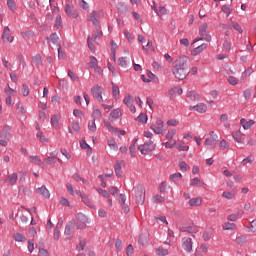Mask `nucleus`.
Instances as JSON below:
<instances>
[{"mask_svg": "<svg viewBox=\"0 0 256 256\" xmlns=\"http://www.w3.org/2000/svg\"><path fill=\"white\" fill-rule=\"evenodd\" d=\"M150 129L154 133H156V135H163V133L167 131V129L165 128V124L163 123V120H161V118H157L156 123L152 124L150 126Z\"/></svg>", "mask_w": 256, "mask_h": 256, "instance_id": "20e7f679", "label": "nucleus"}, {"mask_svg": "<svg viewBox=\"0 0 256 256\" xmlns=\"http://www.w3.org/2000/svg\"><path fill=\"white\" fill-rule=\"evenodd\" d=\"M4 93L10 97H11V95H17V91L15 89L11 88V86H9V84L6 85V87L4 89Z\"/></svg>", "mask_w": 256, "mask_h": 256, "instance_id": "37998d69", "label": "nucleus"}, {"mask_svg": "<svg viewBox=\"0 0 256 256\" xmlns=\"http://www.w3.org/2000/svg\"><path fill=\"white\" fill-rule=\"evenodd\" d=\"M139 243L141 245H147L149 243V231H143L139 236Z\"/></svg>", "mask_w": 256, "mask_h": 256, "instance_id": "5701e85b", "label": "nucleus"}, {"mask_svg": "<svg viewBox=\"0 0 256 256\" xmlns=\"http://www.w3.org/2000/svg\"><path fill=\"white\" fill-rule=\"evenodd\" d=\"M32 63H34V65H36L37 67H39V65H41V63H43V60L41 58V55L37 54L33 57L32 59Z\"/></svg>", "mask_w": 256, "mask_h": 256, "instance_id": "3c124183", "label": "nucleus"}, {"mask_svg": "<svg viewBox=\"0 0 256 256\" xmlns=\"http://www.w3.org/2000/svg\"><path fill=\"white\" fill-rule=\"evenodd\" d=\"M168 95H169V97H173V95H183V89L179 88V87L171 88L168 91Z\"/></svg>", "mask_w": 256, "mask_h": 256, "instance_id": "72a5a7b5", "label": "nucleus"}, {"mask_svg": "<svg viewBox=\"0 0 256 256\" xmlns=\"http://www.w3.org/2000/svg\"><path fill=\"white\" fill-rule=\"evenodd\" d=\"M112 93H113V97L115 99H119V95L121 93V91L119 90V86L113 84V86H112Z\"/></svg>", "mask_w": 256, "mask_h": 256, "instance_id": "09e8293b", "label": "nucleus"}, {"mask_svg": "<svg viewBox=\"0 0 256 256\" xmlns=\"http://www.w3.org/2000/svg\"><path fill=\"white\" fill-rule=\"evenodd\" d=\"M237 245H240V247H245L247 245V237L245 236H239L236 238Z\"/></svg>", "mask_w": 256, "mask_h": 256, "instance_id": "a19ab883", "label": "nucleus"}, {"mask_svg": "<svg viewBox=\"0 0 256 256\" xmlns=\"http://www.w3.org/2000/svg\"><path fill=\"white\" fill-rule=\"evenodd\" d=\"M135 145H137V139H134L129 147L131 157H135Z\"/></svg>", "mask_w": 256, "mask_h": 256, "instance_id": "bf43d9fd", "label": "nucleus"}, {"mask_svg": "<svg viewBox=\"0 0 256 256\" xmlns=\"http://www.w3.org/2000/svg\"><path fill=\"white\" fill-rule=\"evenodd\" d=\"M3 41H7L8 43H13V36H11V30L9 27H5L2 34Z\"/></svg>", "mask_w": 256, "mask_h": 256, "instance_id": "412c9836", "label": "nucleus"}, {"mask_svg": "<svg viewBox=\"0 0 256 256\" xmlns=\"http://www.w3.org/2000/svg\"><path fill=\"white\" fill-rule=\"evenodd\" d=\"M123 103L128 106V108L130 109L131 113H136L137 108H135V105H133V96L128 94L124 98Z\"/></svg>", "mask_w": 256, "mask_h": 256, "instance_id": "2eb2a0df", "label": "nucleus"}, {"mask_svg": "<svg viewBox=\"0 0 256 256\" xmlns=\"http://www.w3.org/2000/svg\"><path fill=\"white\" fill-rule=\"evenodd\" d=\"M155 147V142L150 140L142 145H139L138 151H140L141 155H149L152 151H155Z\"/></svg>", "mask_w": 256, "mask_h": 256, "instance_id": "7ed1b4c3", "label": "nucleus"}, {"mask_svg": "<svg viewBox=\"0 0 256 256\" xmlns=\"http://www.w3.org/2000/svg\"><path fill=\"white\" fill-rule=\"evenodd\" d=\"M90 67H92V69L99 68V66H97V58H95V56L90 57Z\"/></svg>", "mask_w": 256, "mask_h": 256, "instance_id": "e2e57ef3", "label": "nucleus"}, {"mask_svg": "<svg viewBox=\"0 0 256 256\" xmlns=\"http://www.w3.org/2000/svg\"><path fill=\"white\" fill-rule=\"evenodd\" d=\"M190 111H197V113H207V104L198 103L197 105L190 106Z\"/></svg>", "mask_w": 256, "mask_h": 256, "instance_id": "f3484780", "label": "nucleus"}, {"mask_svg": "<svg viewBox=\"0 0 256 256\" xmlns=\"http://www.w3.org/2000/svg\"><path fill=\"white\" fill-rule=\"evenodd\" d=\"M208 46L209 45L207 43H203L200 46H197L196 48L191 50V55H193L194 57L200 55V53H203V51H205Z\"/></svg>", "mask_w": 256, "mask_h": 256, "instance_id": "aec40b11", "label": "nucleus"}, {"mask_svg": "<svg viewBox=\"0 0 256 256\" xmlns=\"http://www.w3.org/2000/svg\"><path fill=\"white\" fill-rule=\"evenodd\" d=\"M181 233H190L193 235L194 233H199V228L195 225H187V226H182L180 228Z\"/></svg>", "mask_w": 256, "mask_h": 256, "instance_id": "dca6fc26", "label": "nucleus"}, {"mask_svg": "<svg viewBox=\"0 0 256 256\" xmlns=\"http://www.w3.org/2000/svg\"><path fill=\"white\" fill-rule=\"evenodd\" d=\"M222 229L223 231H235V229H237V224L231 223V222H225L222 225Z\"/></svg>", "mask_w": 256, "mask_h": 256, "instance_id": "c756f323", "label": "nucleus"}, {"mask_svg": "<svg viewBox=\"0 0 256 256\" xmlns=\"http://www.w3.org/2000/svg\"><path fill=\"white\" fill-rule=\"evenodd\" d=\"M36 193H38V195H43L45 199H49V197H51V193H49V190L44 185L37 188Z\"/></svg>", "mask_w": 256, "mask_h": 256, "instance_id": "4be33fe9", "label": "nucleus"}, {"mask_svg": "<svg viewBox=\"0 0 256 256\" xmlns=\"http://www.w3.org/2000/svg\"><path fill=\"white\" fill-rule=\"evenodd\" d=\"M240 125L243 127L244 131H249V129L255 125V120L247 121L245 118H242L240 120Z\"/></svg>", "mask_w": 256, "mask_h": 256, "instance_id": "6ab92c4d", "label": "nucleus"}, {"mask_svg": "<svg viewBox=\"0 0 256 256\" xmlns=\"http://www.w3.org/2000/svg\"><path fill=\"white\" fill-rule=\"evenodd\" d=\"M182 249H184L186 253H191V251H193V239L190 237L182 238Z\"/></svg>", "mask_w": 256, "mask_h": 256, "instance_id": "9d476101", "label": "nucleus"}, {"mask_svg": "<svg viewBox=\"0 0 256 256\" xmlns=\"http://www.w3.org/2000/svg\"><path fill=\"white\" fill-rule=\"evenodd\" d=\"M209 137L208 138L210 141H216L217 143L219 142V135L215 131H210L209 132Z\"/></svg>", "mask_w": 256, "mask_h": 256, "instance_id": "5fc2aeb1", "label": "nucleus"}, {"mask_svg": "<svg viewBox=\"0 0 256 256\" xmlns=\"http://www.w3.org/2000/svg\"><path fill=\"white\" fill-rule=\"evenodd\" d=\"M73 231H75V221H71L66 225L64 234L71 235L73 233Z\"/></svg>", "mask_w": 256, "mask_h": 256, "instance_id": "cd10ccee", "label": "nucleus"}, {"mask_svg": "<svg viewBox=\"0 0 256 256\" xmlns=\"http://www.w3.org/2000/svg\"><path fill=\"white\" fill-rule=\"evenodd\" d=\"M65 13L66 15H68V17H71L72 19H77V17H79V13L77 12V10L73 8V6H71L70 4H66Z\"/></svg>", "mask_w": 256, "mask_h": 256, "instance_id": "4468645a", "label": "nucleus"}, {"mask_svg": "<svg viewBox=\"0 0 256 256\" xmlns=\"http://www.w3.org/2000/svg\"><path fill=\"white\" fill-rule=\"evenodd\" d=\"M82 201L87 205V207H90V209H95V204L87 197V195H82Z\"/></svg>", "mask_w": 256, "mask_h": 256, "instance_id": "e433bc0d", "label": "nucleus"}, {"mask_svg": "<svg viewBox=\"0 0 256 256\" xmlns=\"http://www.w3.org/2000/svg\"><path fill=\"white\" fill-rule=\"evenodd\" d=\"M104 91L105 90L99 85H95L91 89V93H92L93 97H95V99H97V101L99 103H103V92Z\"/></svg>", "mask_w": 256, "mask_h": 256, "instance_id": "423d86ee", "label": "nucleus"}, {"mask_svg": "<svg viewBox=\"0 0 256 256\" xmlns=\"http://www.w3.org/2000/svg\"><path fill=\"white\" fill-rule=\"evenodd\" d=\"M172 73L176 79L183 81V79H186L187 75H189V70L183 68H173Z\"/></svg>", "mask_w": 256, "mask_h": 256, "instance_id": "0eeeda50", "label": "nucleus"}, {"mask_svg": "<svg viewBox=\"0 0 256 256\" xmlns=\"http://www.w3.org/2000/svg\"><path fill=\"white\" fill-rule=\"evenodd\" d=\"M189 63L191 60L187 56H181L174 61L173 69H186L189 70Z\"/></svg>", "mask_w": 256, "mask_h": 256, "instance_id": "f257e3e1", "label": "nucleus"}, {"mask_svg": "<svg viewBox=\"0 0 256 256\" xmlns=\"http://www.w3.org/2000/svg\"><path fill=\"white\" fill-rule=\"evenodd\" d=\"M137 121L139 122V123H147V121H148V118H147V114H144V113H142V114H140L138 117H137Z\"/></svg>", "mask_w": 256, "mask_h": 256, "instance_id": "680f3d73", "label": "nucleus"}, {"mask_svg": "<svg viewBox=\"0 0 256 256\" xmlns=\"http://www.w3.org/2000/svg\"><path fill=\"white\" fill-rule=\"evenodd\" d=\"M8 137H9V132L0 133V145L2 147H7V145H9V143L6 140Z\"/></svg>", "mask_w": 256, "mask_h": 256, "instance_id": "2f4dec72", "label": "nucleus"}, {"mask_svg": "<svg viewBox=\"0 0 256 256\" xmlns=\"http://www.w3.org/2000/svg\"><path fill=\"white\" fill-rule=\"evenodd\" d=\"M235 190H232V191H224L222 193V197L224 199H228V200H231V199H235Z\"/></svg>", "mask_w": 256, "mask_h": 256, "instance_id": "c9c22d12", "label": "nucleus"}, {"mask_svg": "<svg viewBox=\"0 0 256 256\" xmlns=\"http://www.w3.org/2000/svg\"><path fill=\"white\" fill-rule=\"evenodd\" d=\"M183 174H181L180 172H176L174 174H171L169 176V179H171V181H173L174 183H177V181H179V179H182Z\"/></svg>", "mask_w": 256, "mask_h": 256, "instance_id": "a18cd8bd", "label": "nucleus"}, {"mask_svg": "<svg viewBox=\"0 0 256 256\" xmlns=\"http://www.w3.org/2000/svg\"><path fill=\"white\" fill-rule=\"evenodd\" d=\"M13 239L17 243H23V242L27 241V238H25V236L20 233L13 234Z\"/></svg>", "mask_w": 256, "mask_h": 256, "instance_id": "4c0bfd02", "label": "nucleus"}, {"mask_svg": "<svg viewBox=\"0 0 256 256\" xmlns=\"http://www.w3.org/2000/svg\"><path fill=\"white\" fill-rule=\"evenodd\" d=\"M50 39H51V42L54 44V45H57L59 47V36L57 35V33H53L50 35Z\"/></svg>", "mask_w": 256, "mask_h": 256, "instance_id": "6e6d98bb", "label": "nucleus"}, {"mask_svg": "<svg viewBox=\"0 0 256 256\" xmlns=\"http://www.w3.org/2000/svg\"><path fill=\"white\" fill-rule=\"evenodd\" d=\"M123 167H125V161L117 160L114 165V172L116 176L121 177V175H123Z\"/></svg>", "mask_w": 256, "mask_h": 256, "instance_id": "ddd939ff", "label": "nucleus"}, {"mask_svg": "<svg viewBox=\"0 0 256 256\" xmlns=\"http://www.w3.org/2000/svg\"><path fill=\"white\" fill-rule=\"evenodd\" d=\"M19 177L17 176V173L9 174L8 177L4 180L5 185L7 187H13V185L17 184V180Z\"/></svg>", "mask_w": 256, "mask_h": 256, "instance_id": "f8f14e48", "label": "nucleus"}, {"mask_svg": "<svg viewBox=\"0 0 256 256\" xmlns=\"http://www.w3.org/2000/svg\"><path fill=\"white\" fill-rule=\"evenodd\" d=\"M250 231L251 233H256V219L250 222Z\"/></svg>", "mask_w": 256, "mask_h": 256, "instance_id": "774afa93", "label": "nucleus"}, {"mask_svg": "<svg viewBox=\"0 0 256 256\" xmlns=\"http://www.w3.org/2000/svg\"><path fill=\"white\" fill-rule=\"evenodd\" d=\"M162 145L165 149H173V147H176L177 145V140H174L173 142H164Z\"/></svg>", "mask_w": 256, "mask_h": 256, "instance_id": "13d9d810", "label": "nucleus"}, {"mask_svg": "<svg viewBox=\"0 0 256 256\" xmlns=\"http://www.w3.org/2000/svg\"><path fill=\"white\" fill-rule=\"evenodd\" d=\"M51 124L55 127V129H59V116L53 115L51 118Z\"/></svg>", "mask_w": 256, "mask_h": 256, "instance_id": "864d4df0", "label": "nucleus"}, {"mask_svg": "<svg viewBox=\"0 0 256 256\" xmlns=\"http://www.w3.org/2000/svg\"><path fill=\"white\" fill-rule=\"evenodd\" d=\"M154 253L157 256H167L169 255V249L163 248V246H158L154 249Z\"/></svg>", "mask_w": 256, "mask_h": 256, "instance_id": "393cba45", "label": "nucleus"}, {"mask_svg": "<svg viewBox=\"0 0 256 256\" xmlns=\"http://www.w3.org/2000/svg\"><path fill=\"white\" fill-rule=\"evenodd\" d=\"M187 97H189V99H191L192 101H199L200 99L199 94H197V92L195 91L188 92Z\"/></svg>", "mask_w": 256, "mask_h": 256, "instance_id": "de8ad7c7", "label": "nucleus"}, {"mask_svg": "<svg viewBox=\"0 0 256 256\" xmlns=\"http://www.w3.org/2000/svg\"><path fill=\"white\" fill-rule=\"evenodd\" d=\"M121 117V110L120 109H114L110 115H109V120L110 121H117Z\"/></svg>", "mask_w": 256, "mask_h": 256, "instance_id": "c85d7f7f", "label": "nucleus"}, {"mask_svg": "<svg viewBox=\"0 0 256 256\" xmlns=\"http://www.w3.org/2000/svg\"><path fill=\"white\" fill-rule=\"evenodd\" d=\"M54 27H56L57 29H63V21L60 15L56 17Z\"/></svg>", "mask_w": 256, "mask_h": 256, "instance_id": "603ef678", "label": "nucleus"}, {"mask_svg": "<svg viewBox=\"0 0 256 256\" xmlns=\"http://www.w3.org/2000/svg\"><path fill=\"white\" fill-rule=\"evenodd\" d=\"M152 9H153V11H155V13L158 17H163V16L167 15V13H169V10H167V8H165V6L157 5V4H155V2H153Z\"/></svg>", "mask_w": 256, "mask_h": 256, "instance_id": "9b49d317", "label": "nucleus"}, {"mask_svg": "<svg viewBox=\"0 0 256 256\" xmlns=\"http://www.w3.org/2000/svg\"><path fill=\"white\" fill-rule=\"evenodd\" d=\"M191 187H204L205 182L201 181L199 178H193L190 180Z\"/></svg>", "mask_w": 256, "mask_h": 256, "instance_id": "f704fd0d", "label": "nucleus"}, {"mask_svg": "<svg viewBox=\"0 0 256 256\" xmlns=\"http://www.w3.org/2000/svg\"><path fill=\"white\" fill-rule=\"evenodd\" d=\"M22 95L23 97H28L29 95V86L26 84H22Z\"/></svg>", "mask_w": 256, "mask_h": 256, "instance_id": "0e129e2a", "label": "nucleus"}, {"mask_svg": "<svg viewBox=\"0 0 256 256\" xmlns=\"http://www.w3.org/2000/svg\"><path fill=\"white\" fill-rule=\"evenodd\" d=\"M36 137L38 139H40L41 143H48L49 142V139H47L45 137V135L43 134V132L39 131L37 134H36Z\"/></svg>", "mask_w": 256, "mask_h": 256, "instance_id": "052dcab7", "label": "nucleus"}, {"mask_svg": "<svg viewBox=\"0 0 256 256\" xmlns=\"http://www.w3.org/2000/svg\"><path fill=\"white\" fill-rule=\"evenodd\" d=\"M89 223V218L87 217V215L83 214V213H79L76 217V229H80L81 231H83V229H87V224Z\"/></svg>", "mask_w": 256, "mask_h": 256, "instance_id": "f03ea898", "label": "nucleus"}, {"mask_svg": "<svg viewBox=\"0 0 256 256\" xmlns=\"http://www.w3.org/2000/svg\"><path fill=\"white\" fill-rule=\"evenodd\" d=\"M204 145L208 151H213V149L217 147V142L215 140H209V138H206Z\"/></svg>", "mask_w": 256, "mask_h": 256, "instance_id": "a878e982", "label": "nucleus"}, {"mask_svg": "<svg viewBox=\"0 0 256 256\" xmlns=\"http://www.w3.org/2000/svg\"><path fill=\"white\" fill-rule=\"evenodd\" d=\"M107 145L111 149V151H119V146L117 145V141L115 138H109L107 140Z\"/></svg>", "mask_w": 256, "mask_h": 256, "instance_id": "bb28decb", "label": "nucleus"}, {"mask_svg": "<svg viewBox=\"0 0 256 256\" xmlns=\"http://www.w3.org/2000/svg\"><path fill=\"white\" fill-rule=\"evenodd\" d=\"M103 35V32L101 31V26L96 27V31L92 34V37L90 39L92 41H97V39H101V36Z\"/></svg>", "mask_w": 256, "mask_h": 256, "instance_id": "473e14b6", "label": "nucleus"}, {"mask_svg": "<svg viewBox=\"0 0 256 256\" xmlns=\"http://www.w3.org/2000/svg\"><path fill=\"white\" fill-rule=\"evenodd\" d=\"M118 64L120 65V67H127V58L126 57H121L118 60Z\"/></svg>", "mask_w": 256, "mask_h": 256, "instance_id": "338daca9", "label": "nucleus"}, {"mask_svg": "<svg viewBox=\"0 0 256 256\" xmlns=\"http://www.w3.org/2000/svg\"><path fill=\"white\" fill-rule=\"evenodd\" d=\"M99 17V14L96 12V11H93L91 14H90V21L91 23H93V25H95V27H101L99 25V20H97Z\"/></svg>", "mask_w": 256, "mask_h": 256, "instance_id": "7c9ffc66", "label": "nucleus"}, {"mask_svg": "<svg viewBox=\"0 0 256 256\" xmlns=\"http://www.w3.org/2000/svg\"><path fill=\"white\" fill-rule=\"evenodd\" d=\"M153 203H164L165 198L161 196V194H156L152 198Z\"/></svg>", "mask_w": 256, "mask_h": 256, "instance_id": "8fccbe9b", "label": "nucleus"}, {"mask_svg": "<svg viewBox=\"0 0 256 256\" xmlns=\"http://www.w3.org/2000/svg\"><path fill=\"white\" fill-rule=\"evenodd\" d=\"M175 135H177V130L173 128L167 132V134L165 135V139H167V141H173Z\"/></svg>", "mask_w": 256, "mask_h": 256, "instance_id": "58836bf2", "label": "nucleus"}, {"mask_svg": "<svg viewBox=\"0 0 256 256\" xmlns=\"http://www.w3.org/2000/svg\"><path fill=\"white\" fill-rule=\"evenodd\" d=\"M203 203V198L197 197V198H192L188 201V205L190 207H201Z\"/></svg>", "mask_w": 256, "mask_h": 256, "instance_id": "b1692460", "label": "nucleus"}, {"mask_svg": "<svg viewBox=\"0 0 256 256\" xmlns=\"http://www.w3.org/2000/svg\"><path fill=\"white\" fill-rule=\"evenodd\" d=\"M135 197L137 205H143L145 203V187L138 185L135 190Z\"/></svg>", "mask_w": 256, "mask_h": 256, "instance_id": "39448f33", "label": "nucleus"}, {"mask_svg": "<svg viewBox=\"0 0 256 256\" xmlns=\"http://www.w3.org/2000/svg\"><path fill=\"white\" fill-rule=\"evenodd\" d=\"M220 121H221V123H225L224 127H230V124L227 123L229 121V116L227 114H222L220 116Z\"/></svg>", "mask_w": 256, "mask_h": 256, "instance_id": "4d7b16f0", "label": "nucleus"}, {"mask_svg": "<svg viewBox=\"0 0 256 256\" xmlns=\"http://www.w3.org/2000/svg\"><path fill=\"white\" fill-rule=\"evenodd\" d=\"M243 132L241 130L238 131H233L232 132V137L235 139L236 143H239L240 145H243L245 143V139H243Z\"/></svg>", "mask_w": 256, "mask_h": 256, "instance_id": "a211bd4d", "label": "nucleus"}, {"mask_svg": "<svg viewBox=\"0 0 256 256\" xmlns=\"http://www.w3.org/2000/svg\"><path fill=\"white\" fill-rule=\"evenodd\" d=\"M102 115L103 114L101 113V110H99V108H94L92 112V117L94 121L101 119Z\"/></svg>", "mask_w": 256, "mask_h": 256, "instance_id": "79ce46f5", "label": "nucleus"}, {"mask_svg": "<svg viewBox=\"0 0 256 256\" xmlns=\"http://www.w3.org/2000/svg\"><path fill=\"white\" fill-rule=\"evenodd\" d=\"M176 149L177 151H189V146H184L183 144H178L176 141Z\"/></svg>", "mask_w": 256, "mask_h": 256, "instance_id": "69168bd1", "label": "nucleus"}, {"mask_svg": "<svg viewBox=\"0 0 256 256\" xmlns=\"http://www.w3.org/2000/svg\"><path fill=\"white\" fill-rule=\"evenodd\" d=\"M142 49L145 53H147V51H155V48H153V41L148 40L147 45L142 46Z\"/></svg>", "mask_w": 256, "mask_h": 256, "instance_id": "49530a36", "label": "nucleus"}, {"mask_svg": "<svg viewBox=\"0 0 256 256\" xmlns=\"http://www.w3.org/2000/svg\"><path fill=\"white\" fill-rule=\"evenodd\" d=\"M219 149L220 151H227V149H229V143L227 142V140L222 139L219 142Z\"/></svg>", "mask_w": 256, "mask_h": 256, "instance_id": "c03bdc74", "label": "nucleus"}, {"mask_svg": "<svg viewBox=\"0 0 256 256\" xmlns=\"http://www.w3.org/2000/svg\"><path fill=\"white\" fill-rule=\"evenodd\" d=\"M207 29H209V24L203 23L199 27V35L200 37H204V41L207 43H211V36L207 33Z\"/></svg>", "mask_w": 256, "mask_h": 256, "instance_id": "1a4fd4ad", "label": "nucleus"}, {"mask_svg": "<svg viewBox=\"0 0 256 256\" xmlns=\"http://www.w3.org/2000/svg\"><path fill=\"white\" fill-rule=\"evenodd\" d=\"M29 161L30 163H33V165H39V167L42 165L41 157L39 156H30Z\"/></svg>", "mask_w": 256, "mask_h": 256, "instance_id": "ea45409f", "label": "nucleus"}, {"mask_svg": "<svg viewBox=\"0 0 256 256\" xmlns=\"http://www.w3.org/2000/svg\"><path fill=\"white\" fill-rule=\"evenodd\" d=\"M104 125L110 133H112L113 135H117L118 137L119 135H125L127 133L125 130L113 127V125H111V122L107 120L104 121Z\"/></svg>", "mask_w": 256, "mask_h": 256, "instance_id": "6e6552de", "label": "nucleus"}]
</instances>
